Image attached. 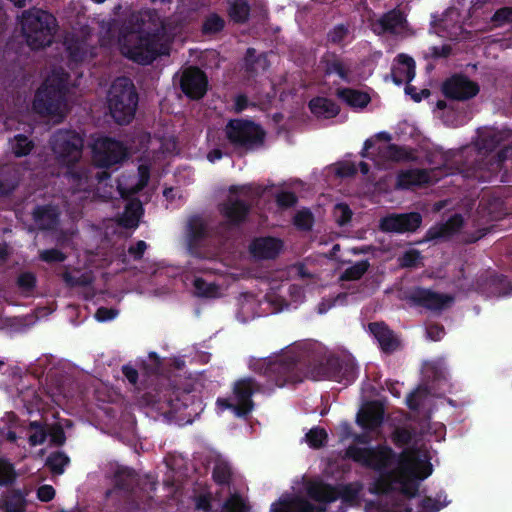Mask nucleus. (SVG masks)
I'll list each match as a JSON object with an SVG mask.
<instances>
[{"label": "nucleus", "instance_id": "nucleus-1", "mask_svg": "<svg viewBox=\"0 0 512 512\" xmlns=\"http://www.w3.org/2000/svg\"><path fill=\"white\" fill-rule=\"evenodd\" d=\"M254 370L266 379V388L274 390L304 379L333 380L345 385L355 381L358 366L349 357H320L315 353L288 350L269 356L254 365Z\"/></svg>", "mask_w": 512, "mask_h": 512}, {"label": "nucleus", "instance_id": "nucleus-2", "mask_svg": "<svg viewBox=\"0 0 512 512\" xmlns=\"http://www.w3.org/2000/svg\"><path fill=\"white\" fill-rule=\"evenodd\" d=\"M165 26L151 10L132 13L123 23L119 35L121 52L127 58L148 64L165 53Z\"/></svg>", "mask_w": 512, "mask_h": 512}, {"label": "nucleus", "instance_id": "nucleus-3", "mask_svg": "<svg viewBox=\"0 0 512 512\" xmlns=\"http://www.w3.org/2000/svg\"><path fill=\"white\" fill-rule=\"evenodd\" d=\"M68 74L62 69L55 70L47 77L43 86L38 90L34 102V110L45 117L59 122L67 113L65 100Z\"/></svg>", "mask_w": 512, "mask_h": 512}, {"label": "nucleus", "instance_id": "nucleus-4", "mask_svg": "<svg viewBox=\"0 0 512 512\" xmlns=\"http://www.w3.org/2000/svg\"><path fill=\"white\" fill-rule=\"evenodd\" d=\"M56 26L55 17L41 9H30L22 13V33L32 49L50 45L56 32Z\"/></svg>", "mask_w": 512, "mask_h": 512}, {"label": "nucleus", "instance_id": "nucleus-5", "mask_svg": "<svg viewBox=\"0 0 512 512\" xmlns=\"http://www.w3.org/2000/svg\"><path fill=\"white\" fill-rule=\"evenodd\" d=\"M111 116L118 124H128L134 117L138 96L134 84L127 77L117 78L107 96Z\"/></svg>", "mask_w": 512, "mask_h": 512}, {"label": "nucleus", "instance_id": "nucleus-6", "mask_svg": "<svg viewBox=\"0 0 512 512\" xmlns=\"http://www.w3.org/2000/svg\"><path fill=\"white\" fill-rule=\"evenodd\" d=\"M229 193L230 196L219 205V212L229 227L237 228L247 221L253 199L259 192L250 185H232Z\"/></svg>", "mask_w": 512, "mask_h": 512}, {"label": "nucleus", "instance_id": "nucleus-7", "mask_svg": "<svg viewBox=\"0 0 512 512\" xmlns=\"http://www.w3.org/2000/svg\"><path fill=\"white\" fill-rule=\"evenodd\" d=\"M363 485L356 481L346 484L331 485L322 481L312 482L307 488V495L318 502L325 504L341 499L343 504L357 506Z\"/></svg>", "mask_w": 512, "mask_h": 512}, {"label": "nucleus", "instance_id": "nucleus-8", "mask_svg": "<svg viewBox=\"0 0 512 512\" xmlns=\"http://www.w3.org/2000/svg\"><path fill=\"white\" fill-rule=\"evenodd\" d=\"M265 391L264 385L253 377H244L235 381L233 395L236 403L228 398H218L217 405L221 409H229L240 418H246L254 409L252 396Z\"/></svg>", "mask_w": 512, "mask_h": 512}, {"label": "nucleus", "instance_id": "nucleus-9", "mask_svg": "<svg viewBox=\"0 0 512 512\" xmlns=\"http://www.w3.org/2000/svg\"><path fill=\"white\" fill-rule=\"evenodd\" d=\"M345 455L348 459L377 472L390 469L398 461L397 454L387 445L363 448L350 445Z\"/></svg>", "mask_w": 512, "mask_h": 512}, {"label": "nucleus", "instance_id": "nucleus-10", "mask_svg": "<svg viewBox=\"0 0 512 512\" xmlns=\"http://www.w3.org/2000/svg\"><path fill=\"white\" fill-rule=\"evenodd\" d=\"M225 134L230 143L244 150L262 146L266 135L259 125L243 119L230 120L225 127Z\"/></svg>", "mask_w": 512, "mask_h": 512}, {"label": "nucleus", "instance_id": "nucleus-11", "mask_svg": "<svg viewBox=\"0 0 512 512\" xmlns=\"http://www.w3.org/2000/svg\"><path fill=\"white\" fill-rule=\"evenodd\" d=\"M403 299L413 307L424 308L435 314H440L454 302L452 295L435 292L421 286H414L406 290Z\"/></svg>", "mask_w": 512, "mask_h": 512}, {"label": "nucleus", "instance_id": "nucleus-12", "mask_svg": "<svg viewBox=\"0 0 512 512\" xmlns=\"http://www.w3.org/2000/svg\"><path fill=\"white\" fill-rule=\"evenodd\" d=\"M50 148L59 160H80L83 139L75 132L59 130L50 139Z\"/></svg>", "mask_w": 512, "mask_h": 512}, {"label": "nucleus", "instance_id": "nucleus-13", "mask_svg": "<svg viewBox=\"0 0 512 512\" xmlns=\"http://www.w3.org/2000/svg\"><path fill=\"white\" fill-rule=\"evenodd\" d=\"M208 238L206 223L200 215H192L186 224V242L189 253L197 258H209V253L204 248Z\"/></svg>", "mask_w": 512, "mask_h": 512}, {"label": "nucleus", "instance_id": "nucleus-14", "mask_svg": "<svg viewBox=\"0 0 512 512\" xmlns=\"http://www.w3.org/2000/svg\"><path fill=\"white\" fill-rule=\"evenodd\" d=\"M422 221L419 212L391 213L380 219L379 229L385 233H414L420 228Z\"/></svg>", "mask_w": 512, "mask_h": 512}, {"label": "nucleus", "instance_id": "nucleus-15", "mask_svg": "<svg viewBox=\"0 0 512 512\" xmlns=\"http://www.w3.org/2000/svg\"><path fill=\"white\" fill-rule=\"evenodd\" d=\"M440 179L435 169H406L397 174L395 188L398 190H415L435 184Z\"/></svg>", "mask_w": 512, "mask_h": 512}, {"label": "nucleus", "instance_id": "nucleus-16", "mask_svg": "<svg viewBox=\"0 0 512 512\" xmlns=\"http://www.w3.org/2000/svg\"><path fill=\"white\" fill-rule=\"evenodd\" d=\"M391 140V136L385 132H381L375 135L373 138L368 139L365 142L364 149L361 153L362 157H369L367 151L373 148L377 143L384 142V146H378V154L380 157L386 160H414L415 157L411 155V152L405 148L398 147L396 145L387 144Z\"/></svg>", "mask_w": 512, "mask_h": 512}, {"label": "nucleus", "instance_id": "nucleus-17", "mask_svg": "<svg viewBox=\"0 0 512 512\" xmlns=\"http://www.w3.org/2000/svg\"><path fill=\"white\" fill-rule=\"evenodd\" d=\"M270 512H325V507L311 503L302 495L286 493L271 504Z\"/></svg>", "mask_w": 512, "mask_h": 512}, {"label": "nucleus", "instance_id": "nucleus-18", "mask_svg": "<svg viewBox=\"0 0 512 512\" xmlns=\"http://www.w3.org/2000/svg\"><path fill=\"white\" fill-rule=\"evenodd\" d=\"M94 160H124L132 157L129 148L110 138H99L91 145Z\"/></svg>", "mask_w": 512, "mask_h": 512}, {"label": "nucleus", "instance_id": "nucleus-19", "mask_svg": "<svg viewBox=\"0 0 512 512\" xmlns=\"http://www.w3.org/2000/svg\"><path fill=\"white\" fill-rule=\"evenodd\" d=\"M284 243L273 236H260L252 239L248 246L251 257L255 260L276 259L282 251Z\"/></svg>", "mask_w": 512, "mask_h": 512}, {"label": "nucleus", "instance_id": "nucleus-20", "mask_svg": "<svg viewBox=\"0 0 512 512\" xmlns=\"http://www.w3.org/2000/svg\"><path fill=\"white\" fill-rule=\"evenodd\" d=\"M182 91L192 99H200L207 89L205 74L196 67H189L182 72L180 78Z\"/></svg>", "mask_w": 512, "mask_h": 512}, {"label": "nucleus", "instance_id": "nucleus-21", "mask_svg": "<svg viewBox=\"0 0 512 512\" xmlns=\"http://www.w3.org/2000/svg\"><path fill=\"white\" fill-rule=\"evenodd\" d=\"M443 91L447 97L463 101L476 96L479 86L465 76L456 75L444 83Z\"/></svg>", "mask_w": 512, "mask_h": 512}, {"label": "nucleus", "instance_id": "nucleus-22", "mask_svg": "<svg viewBox=\"0 0 512 512\" xmlns=\"http://www.w3.org/2000/svg\"><path fill=\"white\" fill-rule=\"evenodd\" d=\"M464 225V218L461 214L455 213L447 221L436 223L425 233L424 241L448 240L457 234Z\"/></svg>", "mask_w": 512, "mask_h": 512}, {"label": "nucleus", "instance_id": "nucleus-23", "mask_svg": "<svg viewBox=\"0 0 512 512\" xmlns=\"http://www.w3.org/2000/svg\"><path fill=\"white\" fill-rule=\"evenodd\" d=\"M61 211L57 205H37L32 211V219L41 231H55L60 223Z\"/></svg>", "mask_w": 512, "mask_h": 512}, {"label": "nucleus", "instance_id": "nucleus-24", "mask_svg": "<svg viewBox=\"0 0 512 512\" xmlns=\"http://www.w3.org/2000/svg\"><path fill=\"white\" fill-rule=\"evenodd\" d=\"M368 327L383 353L392 354L399 348L400 342L387 324L373 322Z\"/></svg>", "mask_w": 512, "mask_h": 512}, {"label": "nucleus", "instance_id": "nucleus-25", "mask_svg": "<svg viewBox=\"0 0 512 512\" xmlns=\"http://www.w3.org/2000/svg\"><path fill=\"white\" fill-rule=\"evenodd\" d=\"M405 18L401 11L392 10L384 14L380 19L371 23L374 33L382 35L384 33L399 34L405 28Z\"/></svg>", "mask_w": 512, "mask_h": 512}, {"label": "nucleus", "instance_id": "nucleus-26", "mask_svg": "<svg viewBox=\"0 0 512 512\" xmlns=\"http://www.w3.org/2000/svg\"><path fill=\"white\" fill-rule=\"evenodd\" d=\"M401 470L402 473L407 475L401 482V492L408 498H414L417 496L419 491V480H424L432 473V465L427 463L424 467L423 473L421 475L416 474L409 467L404 466L401 462Z\"/></svg>", "mask_w": 512, "mask_h": 512}, {"label": "nucleus", "instance_id": "nucleus-27", "mask_svg": "<svg viewBox=\"0 0 512 512\" xmlns=\"http://www.w3.org/2000/svg\"><path fill=\"white\" fill-rule=\"evenodd\" d=\"M383 420L384 410L376 403H371L357 415V424L363 429L370 431L379 428Z\"/></svg>", "mask_w": 512, "mask_h": 512}, {"label": "nucleus", "instance_id": "nucleus-28", "mask_svg": "<svg viewBox=\"0 0 512 512\" xmlns=\"http://www.w3.org/2000/svg\"><path fill=\"white\" fill-rule=\"evenodd\" d=\"M11 163L0 162V197L11 195L19 185V174Z\"/></svg>", "mask_w": 512, "mask_h": 512}, {"label": "nucleus", "instance_id": "nucleus-29", "mask_svg": "<svg viewBox=\"0 0 512 512\" xmlns=\"http://www.w3.org/2000/svg\"><path fill=\"white\" fill-rule=\"evenodd\" d=\"M150 179V165L140 164L138 167V175L134 177V182L130 186H123L121 183L118 189L122 198H132L134 195L144 189Z\"/></svg>", "mask_w": 512, "mask_h": 512}, {"label": "nucleus", "instance_id": "nucleus-30", "mask_svg": "<svg viewBox=\"0 0 512 512\" xmlns=\"http://www.w3.org/2000/svg\"><path fill=\"white\" fill-rule=\"evenodd\" d=\"M143 215V206L138 199H131L125 206L124 212L118 220V224L126 229H135Z\"/></svg>", "mask_w": 512, "mask_h": 512}, {"label": "nucleus", "instance_id": "nucleus-31", "mask_svg": "<svg viewBox=\"0 0 512 512\" xmlns=\"http://www.w3.org/2000/svg\"><path fill=\"white\" fill-rule=\"evenodd\" d=\"M245 72L249 78L264 72L269 62L265 54H257L254 48H248L245 55Z\"/></svg>", "mask_w": 512, "mask_h": 512}, {"label": "nucleus", "instance_id": "nucleus-32", "mask_svg": "<svg viewBox=\"0 0 512 512\" xmlns=\"http://www.w3.org/2000/svg\"><path fill=\"white\" fill-rule=\"evenodd\" d=\"M309 108L317 118L323 119L333 118L340 111L339 107L332 100L324 97L313 98L309 102Z\"/></svg>", "mask_w": 512, "mask_h": 512}, {"label": "nucleus", "instance_id": "nucleus-33", "mask_svg": "<svg viewBox=\"0 0 512 512\" xmlns=\"http://www.w3.org/2000/svg\"><path fill=\"white\" fill-rule=\"evenodd\" d=\"M26 429L29 432L28 442L30 446L42 445L48 438L49 425L45 421H29Z\"/></svg>", "mask_w": 512, "mask_h": 512}, {"label": "nucleus", "instance_id": "nucleus-34", "mask_svg": "<svg viewBox=\"0 0 512 512\" xmlns=\"http://www.w3.org/2000/svg\"><path fill=\"white\" fill-rule=\"evenodd\" d=\"M398 63L403 65L405 69L397 68L391 74L393 81L396 84H401L404 80L411 81L415 76V63L414 60L405 54L398 56Z\"/></svg>", "mask_w": 512, "mask_h": 512}, {"label": "nucleus", "instance_id": "nucleus-35", "mask_svg": "<svg viewBox=\"0 0 512 512\" xmlns=\"http://www.w3.org/2000/svg\"><path fill=\"white\" fill-rule=\"evenodd\" d=\"M378 473L379 476L374 480L370 492L377 495H384L393 491L395 472L388 469Z\"/></svg>", "mask_w": 512, "mask_h": 512}, {"label": "nucleus", "instance_id": "nucleus-36", "mask_svg": "<svg viewBox=\"0 0 512 512\" xmlns=\"http://www.w3.org/2000/svg\"><path fill=\"white\" fill-rule=\"evenodd\" d=\"M336 94L352 107L363 108L370 102V96L367 93L349 88L338 89Z\"/></svg>", "mask_w": 512, "mask_h": 512}, {"label": "nucleus", "instance_id": "nucleus-37", "mask_svg": "<svg viewBox=\"0 0 512 512\" xmlns=\"http://www.w3.org/2000/svg\"><path fill=\"white\" fill-rule=\"evenodd\" d=\"M70 463V458L63 451H54L46 458L45 465L55 475H61Z\"/></svg>", "mask_w": 512, "mask_h": 512}, {"label": "nucleus", "instance_id": "nucleus-38", "mask_svg": "<svg viewBox=\"0 0 512 512\" xmlns=\"http://www.w3.org/2000/svg\"><path fill=\"white\" fill-rule=\"evenodd\" d=\"M115 486L124 491H131L136 483V473L133 469L122 467L114 474Z\"/></svg>", "mask_w": 512, "mask_h": 512}, {"label": "nucleus", "instance_id": "nucleus-39", "mask_svg": "<svg viewBox=\"0 0 512 512\" xmlns=\"http://www.w3.org/2000/svg\"><path fill=\"white\" fill-rule=\"evenodd\" d=\"M441 497V495H438L437 498L426 496L420 500L417 510L407 506L403 512H438L447 505L446 496L444 501H441Z\"/></svg>", "mask_w": 512, "mask_h": 512}, {"label": "nucleus", "instance_id": "nucleus-40", "mask_svg": "<svg viewBox=\"0 0 512 512\" xmlns=\"http://www.w3.org/2000/svg\"><path fill=\"white\" fill-rule=\"evenodd\" d=\"M251 505L240 494H231L223 503L222 512H251Z\"/></svg>", "mask_w": 512, "mask_h": 512}, {"label": "nucleus", "instance_id": "nucleus-41", "mask_svg": "<svg viewBox=\"0 0 512 512\" xmlns=\"http://www.w3.org/2000/svg\"><path fill=\"white\" fill-rule=\"evenodd\" d=\"M370 263L367 259L360 260L352 266L346 268L340 276L342 281H356L363 277L368 271Z\"/></svg>", "mask_w": 512, "mask_h": 512}, {"label": "nucleus", "instance_id": "nucleus-42", "mask_svg": "<svg viewBox=\"0 0 512 512\" xmlns=\"http://www.w3.org/2000/svg\"><path fill=\"white\" fill-rule=\"evenodd\" d=\"M10 148L15 157H25L34 149V143L20 134L10 141Z\"/></svg>", "mask_w": 512, "mask_h": 512}, {"label": "nucleus", "instance_id": "nucleus-43", "mask_svg": "<svg viewBox=\"0 0 512 512\" xmlns=\"http://www.w3.org/2000/svg\"><path fill=\"white\" fill-rule=\"evenodd\" d=\"M250 7L245 0H229V16L237 23L247 20Z\"/></svg>", "mask_w": 512, "mask_h": 512}, {"label": "nucleus", "instance_id": "nucleus-44", "mask_svg": "<svg viewBox=\"0 0 512 512\" xmlns=\"http://www.w3.org/2000/svg\"><path fill=\"white\" fill-rule=\"evenodd\" d=\"M212 478L218 485H229L232 479L231 467L225 462L216 463L212 471Z\"/></svg>", "mask_w": 512, "mask_h": 512}, {"label": "nucleus", "instance_id": "nucleus-45", "mask_svg": "<svg viewBox=\"0 0 512 512\" xmlns=\"http://www.w3.org/2000/svg\"><path fill=\"white\" fill-rule=\"evenodd\" d=\"M306 441L313 449H320L325 446L328 434L324 428L314 427L305 435Z\"/></svg>", "mask_w": 512, "mask_h": 512}, {"label": "nucleus", "instance_id": "nucleus-46", "mask_svg": "<svg viewBox=\"0 0 512 512\" xmlns=\"http://www.w3.org/2000/svg\"><path fill=\"white\" fill-rule=\"evenodd\" d=\"M160 144L157 154L154 155L155 158H173L178 155V147L174 138H164L162 140H157Z\"/></svg>", "mask_w": 512, "mask_h": 512}, {"label": "nucleus", "instance_id": "nucleus-47", "mask_svg": "<svg viewBox=\"0 0 512 512\" xmlns=\"http://www.w3.org/2000/svg\"><path fill=\"white\" fill-rule=\"evenodd\" d=\"M414 437L415 431L407 427H396L391 435L393 443L399 448L410 444Z\"/></svg>", "mask_w": 512, "mask_h": 512}, {"label": "nucleus", "instance_id": "nucleus-48", "mask_svg": "<svg viewBox=\"0 0 512 512\" xmlns=\"http://www.w3.org/2000/svg\"><path fill=\"white\" fill-rule=\"evenodd\" d=\"M17 477L15 468L11 462L0 458V486H8L15 482Z\"/></svg>", "mask_w": 512, "mask_h": 512}, {"label": "nucleus", "instance_id": "nucleus-49", "mask_svg": "<svg viewBox=\"0 0 512 512\" xmlns=\"http://www.w3.org/2000/svg\"><path fill=\"white\" fill-rule=\"evenodd\" d=\"M353 216V212L348 204L341 202L337 203L333 209V217L335 222L343 227L350 223Z\"/></svg>", "mask_w": 512, "mask_h": 512}, {"label": "nucleus", "instance_id": "nucleus-50", "mask_svg": "<svg viewBox=\"0 0 512 512\" xmlns=\"http://www.w3.org/2000/svg\"><path fill=\"white\" fill-rule=\"evenodd\" d=\"M293 224L301 231H310L314 224V216L308 209L300 210L295 214Z\"/></svg>", "mask_w": 512, "mask_h": 512}, {"label": "nucleus", "instance_id": "nucleus-51", "mask_svg": "<svg viewBox=\"0 0 512 512\" xmlns=\"http://www.w3.org/2000/svg\"><path fill=\"white\" fill-rule=\"evenodd\" d=\"M196 294L200 297H213L218 291L215 283H208L201 277H196L193 282Z\"/></svg>", "mask_w": 512, "mask_h": 512}, {"label": "nucleus", "instance_id": "nucleus-52", "mask_svg": "<svg viewBox=\"0 0 512 512\" xmlns=\"http://www.w3.org/2000/svg\"><path fill=\"white\" fill-rule=\"evenodd\" d=\"M36 283V276L30 271L20 273L16 280L18 288L25 293L32 292L36 287Z\"/></svg>", "mask_w": 512, "mask_h": 512}, {"label": "nucleus", "instance_id": "nucleus-53", "mask_svg": "<svg viewBox=\"0 0 512 512\" xmlns=\"http://www.w3.org/2000/svg\"><path fill=\"white\" fill-rule=\"evenodd\" d=\"M96 168L101 169L95 173V179L98 184L106 183L107 180L111 178V173L109 169L115 168L117 169L118 164H122L123 162H92Z\"/></svg>", "mask_w": 512, "mask_h": 512}, {"label": "nucleus", "instance_id": "nucleus-54", "mask_svg": "<svg viewBox=\"0 0 512 512\" xmlns=\"http://www.w3.org/2000/svg\"><path fill=\"white\" fill-rule=\"evenodd\" d=\"M275 202L280 209H289L296 205L298 198L292 191H279L275 194Z\"/></svg>", "mask_w": 512, "mask_h": 512}, {"label": "nucleus", "instance_id": "nucleus-55", "mask_svg": "<svg viewBox=\"0 0 512 512\" xmlns=\"http://www.w3.org/2000/svg\"><path fill=\"white\" fill-rule=\"evenodd\" d=\"M49 435L51 445L60 447L66 442V435L63 427L59 423L49 425Z\"/></svg>", "mask_w": 512, "mask_h": 512}, {"label": "nucleus", "instance_id": "nucleus-56", "mask_svg": "<svg viewBox=\"0 0 512 512\" xmlns=\"http://www.w3.org/2000/svg\"><path fill=\"white\" fill-rule=\"evenodd\" d=\"M62 278L70 287H86L91 284V279L85 274L74 276L70 272H64Z\"/></svg>", "mask_w": 512, "mask_h": 512}, {"label": "nucleus", "instance_id": "nucleus-57", "mask_svg": "<svg viewBox=\"0 0 512 512\" xmlns=\"http://www.w3.org/2000/svg\"><path fill=\"white\" fill-rule=\"evenodd\" d=\"M224 24L225 22L220 16L212 14L205 20L203 31L204 33H217L223 29Z\"/></svg>", "mask_w": 512, "mask_h": 512}, {"label": "nucleus", "instance_id": "nucleus-58", "mask_svg": "<svg viewBox=\"0 0 512 512\" xmlns=\"http://www.w3.org/2000/svg\"><path fill=\"white\" fill-rule=\"evenodd\" d=\"M66 258L67 256L57 248L46 249L40 253V259L47 263H61Z\"/></svg>", "mask_w": 512, "mask_h": 512}, {"label": "nucleus", "instance_id": "nucleus-59", "mask_svg": "<svg viewBox=\"0 0 512 512\" xmlns=\"http://www.w3.org/2000/svg\"><path fill=\"white\" fill-rule=\"evenodd\" d=\"M195 509L202 512H212L211 493H201L194 498Z\"/></svg>", "mask_w": 512, "mask_h": 512}, {"label": "nucleus", "instance_id": "nucleus-60", "mask_svg": "<svg viewBox=\"0 0 512 512\" xmlns=\"http://www.w3.org/2000/svg\"><path fill=\"white\" fill-rule=\"evenodd\" d=\"M339 165L334 169L339 178H349L357 173L355 162H337Z\"/></svg>", "mask_w": 512, "mask_h": 512}, {"label": "nucleus", "instance_id": "nucleus-61", "mask_svg": "<svg viewBox=\"0 0 512 512\" xmlns=\"http://www.w3.org/2000/svg\"><path fill=\"white\" fill-rule=\"evenodd\" d=\"M421 258L420 252L415 249L406 251L400 258L402 267H416Z\"/></svg>", "mask_w": 512, "mask_h": 512}, {"label": "nucleus", "instance_id": "nucleus-62", "mask_svg": "<svg viewBox=\"0 0 512 512\" xmlns=\"http://www.w3.org/2000/svg\"><path fill=\"white\" fill-rule=\"evenodd\" d=\"M426 333L429 339L439 341L445 335V328L439 323H432L427 326Z\"/></svg>", "mask_w": 512, "mask_h": 512}, {"label": "nucleus", "instance_id": "nucleus-63", "mask_svg": "<svg viewBox=\"0 0 512 512\" xmlns=\"http://www.w3.org/2000/svg\"><path fill=\"white\" fill-rule=\"evenodd\" d=\"M146 249V242L143 240H138L135 245H131L128 248V253L133 257L134 260L139 261L143 258Z\"/></svg>", "mask_w": 512, "mask_h": 512}, {"label": "nucleus", "instance_id": "nucleus-64", "mask_svg": "<svg viewBox=\"0 0 512 512\" xmlns=\"http://www.w3.org/2000/svg\"><path fill=\"white\" fill-rule=\"evenodd\" d=\"M492 20L499 24H502L505 22H511L512 21V8L504 7V8L498 9L495 12Z\"/></svg>", "mask_w": 512, "mask_h": 512}]
</instances>
